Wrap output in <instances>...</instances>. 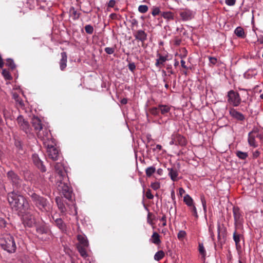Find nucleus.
<instances>
[{
	"label": "nucleus",
	"instance_id": "14",
	"mask_svg": "<svg viewBox=\"0 0 263 263\" xmlns=\"http://www.w3.org/2000/svg\"><path fill=\"white\" fill-rule=\"evenodd\" d=\"M24 222L29 227H31L35 222L34 217L29 213H26L23 216Z\"/></svg>",
	"mask_w": 263,
	"mask_h": 263
},
{
	"label": "nucleus",
	"instance_id": "21",
	"mask_svg": "<svg viewBox=\"0 0 263 263\" xmlns=\"http://www.w3.org/2000/svg\"><path fill=\"white\" fill-rule=\"evenodd\" d=\"M168 175L173 181H176L178 180V173L176 169L173 168H168Z\"/></svg>",
	"mask_w": 263,
	"mask_h": 263
},
{
	"label": "nucleus",
	"instance_id": "27",
	"mask_svg": "<svg viewBox=\"0 0 263 263\" xmlns=\"http://www.w3.org/2000/svg\"><path fill=\"white\" fill-rule=\"evenodd\" d=\"M234 33L238 37L241 38H244L245 37L244 30L241 27H237L234 30Z\"/></svg>",
	"mask_w": 263,
	"mask_h": 263
},
{
	"label": "nucleus",
	"instance_id": "63",
	"mask_svg": "<svg viewBox=\"0 0 263 263\" xmlns=\"http://www.w3.org/2000/svg\"><path fill=\"white\" fill-rule=\"evenodd\" d=\"M193 215L195 217L198 218V214L196 209H194Z\"/></svg>",
	"mask_w": 263,
	"mask_h": 263
},
{
	"label": "nucleus",
	"instance_id": "1",
	"mask_svg": "<svg viewBox=\"0 0 263 263\" xmlns=\"http://www.w3.org/2000/svg\"><path fill=\"white\" fill-rule=\"evenodd\" d=\"M54 170L58 190L62 192L65 198L71 201L73 197L72 190L68 184V178L63 165L61 163H57L54 165Z\"/></svg>",
	"mask_w": 263,
	"mask_h": 263
},
{
	"label": "nucleus",
	"instance_id": "61",
	"mask_svg": "<svg viewBox=\"0 0 263 263\" xmlns=\"http://www.w3.org/2000/svg\"><path fill=\"white\" fill-rule=\"evenodd\" d=\"M170 144L172 145V144H175V145H177V142L175 140V137L172 139V141L170 142Z\"/></svg>",
	"mask_w": 263,
	"mask_h": 263
},
{
	"label": "nucleus",
	"instance_id": "10",
	"mask_svg": "<svg viewBox=\"0 0 263 263\" xmlns=\"http://www.w3.org/2000/svg\"><path fill=\"white\" fill-rule=\"evenodd\" d=\"M16 121L20 128L22 129L24 132H25L26 134H29L30 133L29 124L28 122L24 119L22 116H19L17 118Z\"/></svg>",
	"mask_w": 263,
	"mask_h": 263
},
{
	"label": "nucleus",
	"instance_id": "20",
	"mask_svg": "<svg viewBox=\"0 0 263 263\" xmlns=\"http://www.w3.org/2000/svg\"><path fill=\"white\" fill-rule=\"evenodd\" d=\"M55 200L58 209H59L60 212L63 214L65 213L66 211V209L65 205L63 203L62 198L60 197H57Z\"/></svg>",
	"mask_w": 263,
	"mask_h": 263
},
{
	"label": "nucleus",
	"instance_id": "5",
	"mask_svg": "<svg viewBox=\"0 0 263 263\" xmlns=\"http://www.w3.org/2000/svg\"><path fill=\"white\" fill-rule=\"evenodd\" d=\"M31 200L35 206L43 212H48L51 209V206L47 199L35 193L30 195Z\"/></svg>",
	"mask_w": 263,
	"mask_h": 263
},
{
	"label": "nucleus",
	"instance_id": "12",
	"mask_svg": "<svg viewBox=\"0 0 263 263\" xmlns=\"http://www.w3.org/2000/svg\"><path fill=\"white\" fill-rule=\"evenodd\" d=\"M32 158L34 164L38 167V168L43 172H46V167L43 164V161L39 157V156L36 154H34L32 155Z\"/></svg>",
	"mask_w": 263,
	"mask_h": 263
},
{
	"label": "nucleus",
	"instance_id": "3",
	"mask_svg": "<svg viewBox=\"0 0 263 263\" xmlns=\"http://www.w3.org/2000/svg\"><path fill=\"white\" fill-rule=\"evenodd\" d=\"M7 199L11 207L15 210L22 211L29 209V203L25 198L14 191L8 193Z\"/></svg>",
	"mask_w": 263,
	"mask_h": 263
},
{
	"label": "nucleus",
	"instance_id": "46",
	"mask_svg": "<svg viewBox=\"0 0 263 263\" xmlns=\"http://www.w3.org/2000/svg\"><path fill=\"white\" fill-rule=\"evenodd\" d=\"M151 186L153 190H157L160 187V184L158 182H155L151 183Z\"/></svg>",
	"mask_w": 263,
	"mask_h": 263
},
{
	"label": "nucleus",
	"instance_id": "17",
	"mask_svg": "<svg viewBox=\"0 0 263 263\" xmlns=\"http://www.w3.org/2000/svg\"><path fill=\"white\" fill-rule=\"evenodd\" d=\"M136 40L144 42L147 39V34L142 30H139L134 33Z\"/></svg>",
	"mask_w": 263,
	"mask_h": 263
},
{
	"label": "nucleus",
	"instance_id": "36",
	"mask_svg": "<svg viewBox=\"0 0 263 263\" xmlns=\"http://www.w3.org/2000/svg\"><path fill=\"white\" fill-rule=\"evenodd\" d=\"M236 156L240 159L245 160L246 159L247 157L248 156V155L247 153L243 152L241 151H237L236 153Z\"/></svg>",
	"mask_w": 263,
	"mask_h": 263
},
{
	"label": "nucleus",
	"instance_id": "57",
	"mask_svg": "<svg viewBox=\"0 0 263 263\" xmlns=\"http://www.w3.org/2000/svg\"><path fill=\"white\" fill-rule=\"evenodd\" d=\"M115 4L116 1L115 0H110L108 2V6L112 8L115 6Z\"/></svg>",
	"mask_w": 263,
	"mask_h": 263
},
{
	"label": "nucleus",
	"instance_id": "22",
	"mask_svg": "<svg viewBox=\"0 0 263 263\" xmlns=\"http://www.w3.org/2000/svg\"><path fill=\"white\" fill-rule=\"evenodd\" d=\"M175 138L177 142V145H180L181 146H184L186 145V140L183 136L178 134L175 136Z\"/></svg>",
	"mask_w": 263,
	"mask_h": 263
},
{
	"label": "nucleus",
	"instance_id": "47",
	"mask_svg": "<svg viewBox=\"0 0 263 263\" xmlns=\"http://www.w3.org/2000/svg\"><path fill=\"white\" fill-rule=\"evenodd\" d=\"M159 110H160L159 109V108L158 107H153V108H152L151 109L150 111H151V113L152 115L156 116V115H158Z\"/></svg>",
	"mask_w": 263,
	"mask_h": 263
},
{
	"label": "nucleus",
	"instance_id": "55",
	"mask_svg": "<svg viewBox=\"0 0 263 263\" xmlns=\"http://www.w3.org/2000/svg\"><path fill=\"white\" fill-rule=\"evenodd\" d=\"M202 204L203 206V209L204 210V212L205 213L206 212V201L204 198H201Z\"/></svg>",
	"mask_w": 263,
	"mask_h": 263
},
{
	"label": "nucleus",
	"instance_id": "19",
	"mask_svg": "<svg viewBox=\"0 0 263 263\" xmlns=\"http://www.w3.org/2000/svg\"><path fill=\"white\" fill-rule=\"evenodd\" d=\"M229 112L232 117L238 120L242 121L245 119L244 116L241 113L237 111L234 108L230 109Z\"/></svg>",
	"mask_w": 263,
	"mask_h": 263
},
{
	"label": "nucleus",
	"instance_id": "9",
	"mask_svg": "<svg viewBox=\"0 0 263 263\" xmlns=\"http://www.w3.org/2000/svg\"><path fill=\"white\" fill-rule=\"evenodd\" d=\"M179 14L183 21H187L192 20L195 15V13L189 9H181Z\"/></svg>",
	"mask_w": 263,
	"mask_h": 263
},
{
	"label": "nucleus",
	"instance_id": "60",
	"mask_svg": "<svg viewBox=\"0 0 263 263\" xmlns=\"http://www.w3.org/2000/svg\"><path fill=\"white\" fill-rule=\"evenodd\" d=\"M209 232L210 233V235H211V236L212 238L213 239H214V233H213V231L212 230V228H211V226L209 227Z\"/></svg>",
	"mask_w": 263,
	"mask_h": 263
},
{
	"label": "nucleus",
	"instance_id": "43",
	"mask_svg": "<svg viewBox=\"0 0 263 263\" xmlns=\"http://www.w3.org/2000/svg\"><path fill=\"white\" fill-rule=\"evenodd\" d=\"M85 30L86 33L91 34L93 32V27L90 25H87L85 27Z\"/></svg>",
	"mask_w": 263,
	"mask_h": 263
},
{
	"label": "nucleus",
	"instance_id": "34",
	"mask_svg": "<svg viewBox=\"0 0 263 263\" xmlns=\"http://www.w3.org/2000/svg\"><path fill=\"white\" fill-rule=\"evenodd\" d=\"M36 230L37 233L40 234H43L48 232V229L44 226L37 227Z\"/></svg>",
	"mask_w": 263,
	"mask_h": 263
},
{
	"label": "nucleus",
	"instance_id": "52",
	"mask_svg": "<svg viewBox=\"0 0 263 263\" xmlns=\"http://www.w3.org/2000/svg\"><path fill=\"white\" fill-rule=\"evenodd\" d=\"M114 49L111 47H106L105 48V51L108 54H111L114 52Z\"/></svg>",
	"mask_w": 263,
	"mask_h": 263
},
{
	"label": "nucleus",
	"instance_id": "30",
	"mask_svg": "<svg viewBox=\"0 0 263 263\" xmlns=\"http://www.w3.org/2000/svg\"><path fill=\"white\" fill-rule=\"evenodd\" d=\"M183 200L185 204L189 207L194 205L193 199L187 194L184 197Z\"/></svg>",
	"mask_w": 263,
	"mask_h": 263
},
{
	"label": "nucleus",
	"instance_id": "51",
	"mask_svg": "<svg viewBox=\"0 0 263 263\" xmlns=\"http://www.w3.org/2000/svg\"><path fill=\"white\" fill-rule=\"evenodd\" d=\"M236 0H225V3L230 6H234L235 4Z\"/></svg>",
	"mask_w": 263,
	"mask_h": 263
},
{
	"label": "nucleus",
	"instance_id": "37",
	"mask_svg": "<svg viewBox=\"0 0 263 263\" xmlns=\"http://www.w3.org/2000/svg\"><path fill=\"white\" fill-rule=\"evenodd\" d=\"M15 145L16 147L17 148V150L18 153H19L21 154H22L24 152L23 149H22V146L21 142L20 141H15Z\"/></svg>",
	"mask_w": 263,
	"mask_h": 263
},
{
	"label": "nucleus",
	"instance_id": "62",
	"mask_svg": "<svg viewBox=\"0 0 263 263\" xmlns=\"http://www.w3.org/2000/svg\"><path fill=\"white\" fill-rule=\"evenodd\" d=\"M181 65L183 68H186V67L185 66V62L184 60L181 61Z\"/></svg>",
	"mask_w": 263,
	"mask_h": 263
},
{
	"label": "nucleus",
	"instance_id": "50",
	"mask_svg": "<svg viewBox=\"0 0 263 263\" xmlns=\"http://www.w3.org/2000/svg\"><path fill=\"white\" fill-rule=\"evenodd\" d=\"M71 10L72 11L73 18L75 20L78 19L80 16V13H78L77 11H76L73 8L71 9Z\"/></svg>",
	"mask_w": 263,
	"mask_h": 263
},
{
	"label": "nucleus",
	"instance_id": "64",
	"mask_svg": "<svg viewBox=\"0 0 263 263\" xmlns=\"http://www.w3.org/2000/svg\"><path fill=\"white\" fill-rule=\"evenodd\" d=\"M161 65L160 62L158 61V59L156 60V62L155 63V65L157 67H160V65Z\"/></svg>",
	"mask_w": 263,
	"mask_h": 263
},
{
	"label": "nucleus",
	"instance_id": "56",
	"mask_svg": "<svg viewBox=\"0 0 263 263\" xmlns=\"http://www.w3.org/2000/svg\"><path fill=\"white\" fill-rule=\"evenodd\" d=\"M209 59L210 62L213 65H215L217 63V60L216 58L209 57Z\"/></svg>",
	"mask_w": 263,
	"mask_h": 263
},
{
	"label": "nucleus",
	"instance_id": "28",
	"mask_svg": "<svg viewBox=\"0 0 263 263\" xmlns=\"http://www.w3.org/2000/svg\"><path fill=\"white\" fill-rule=\"evenodd\" d=\"M161 16L167 21L173 20L174 18V14L171 11L163 12Z\"/></svg>",
	"mask_w": 263,
	"mask_h": 263
},
{
	"label": "nucleus",
	"instance_id": "6",
	"mask_svg": "<svg viewBox=\"0 0 263 263\" xmlns=\"http://www.w3.org/2000/svg\"><path fill=\"white\" fill-rule=\"evenodd\" d=\"M7 177L14 189H18L21 187L22 180L13 171H9L7 173Z\"/></svg>",
	"mask_w": 263,
	"mask_h": 263
},
{
	"label": "nucleus",
	"instance_id": "32",
	"mask_svg": "<svg viewBox=\"0 0 263 263\" xmlns=\"http://www.w3.org/2000/svg\"><path fill=\"white\" fill-rule=\"evenodd\" d=\"M158 108L161 113L163 115L168 112L170 110V107L167 105H160L158 106Z\"/></svg>",
	"mask_w": 263,
	"mask_h": 263
},
{
	"label": "nucleus",
	"instance_id": "40",
	"mask_svg": "<svg viewBox=\"0 0 263 263\" xmlns=\"http://www.w3.org/2000/svg\"><path fill=\"white\" fill-rule=\"evenodd\" d=\"M128 22L131 24L132 26L133 27H138V21L137 20V19H136L135 18H134L132 16H131L130 17V18L128 20Z\"/></svg>",
	"mask_w": 263,
	"mask_h": 263
},
{
	"label": "nucleus",
	"instance_id": "44",
	"mask_svg": "<svg viewBox=\"0 0 263 263\" xmlns=\"http://www.w3.org/2000/svg\"><path fill=\"white\" fill-rule=\"evenodd\" d=\"M186 235V232L184 231L181 230L178 232V233L177 234V237L179 239L181 240V239H183L185 237Z\"/></svg>",
	"mask_w": 263,
	"mask_h": 263
},
{
	"label": "nucleus",
	"instance_id": "45",
	"mask_svg": "<svg viewBox=\"0 0 263 263\" xmlns=\"http://www.w3.org/2000/svg\"><path fill=\"white\" fill-rule=\"evenodd\" d=\"M2 74L4 76V77L6 79V80H10L11 79V77L9 72L8 71H7V70H3V72H2Z\"/></svg>",
	"mask_w": 263,
	"mask_h": 263
},
{
	"label": "nucleus",
	"instance_id": "49",
	"mask_svg": "<svg viewBox=\"0 0 263 263\" xmlns=\"http://www.w3.org/2000/svg\"><path fill=\"white\" fill-rule=\"evenodd\" d=\"M128 69H129V70H130L132 72H134V71L136 69V65H135V63L133 62L129 63L128 64Z\"/></svg>",
	"mask_w": 263,
	"mask_h": 263
},
{
	"label": "nucleus",
	"instance_id": "33",
	"mask_svg": "<svg viewBox=\"0 0 263 263\" xmlns=\"http://www.w3.org/2000/svg\"><path fill=\"white\" fill-rule=\"evenodd\" d=\"M8 225V223L5 220L4 215L1 214L0 215V228H6Z\"/></svg>",
	"mask_w": 263,
	"mask_h": 263
},
{
	"label": "nucleus",
	"instance_id": "35",
	"mask_svg": "<svg viewBox=\"0 0 263 263\" xmlns=\"http://www.w3.org/2000/svg\"><path fill=\"white\" fill-rule=\"evenodd\" d=\"M156 171V168L153 166H150L147 167L145 170L146 175L147 177H150Z\"/></svg>",
	"mask_w": 263,
	"mask_h": 263
},
{
	"label": "nucleus",
	"instance_id": "42",
	"mask_svg": "<svg viewBox=\"0 0 263 263\" xmlns=\"http://www.w3.org/2000/svg\"><path fill=\"white\" fill-rule=\"evenodd\" d=\"M160 9L159 8V7L154 6L152 8V14L154 16H155L158 15L160 13Z\"/></svg>",
	"mask_w": 263,
	"mask_h": 263
},
{
	"label": "nucleus",
	"instance_id": "54",
	"mask_svg": "<svg viewBox=\"0 0 263 263\" xmlns=\"http://www.w3.org/2000/svg\"><path fill=\"white\" fill-rule=\"evenodd\" d=\"M146 196L148 199H152L154 198V196L152 194L150 190H148L146 191Z\"/></svg>",
	"mask_w": 263,
	"mask_h": 263
},
{
	"label": "nucleus",
	"instance_id": "23",
	"mask_svg": "<svg viewBox=\"0 0 263 263\" xmlns=\"http://www.w3.org/2000/svg\"><path fill=\"white\" fill-rule=\"evenodd\" d=\"M88 247H82L79 246L77 248V249L80 254L81 256L86 259L87 257H88V254L87 253V250Z\"/></svg>",
	"mask_w": 263,
	"mask_h": 263
},
{
	"label": "nucleus",
	"instance_id": "26",
	"mask_svg": "<svg viewBox=\"0 0 263 263\" xmlns=\"http://www.w3.org/2000/svg\"><path fill=\"white\" fill-rule=\"evenodd\" d=\"M251 132L253 135V136L255 137V138L258 139L260 141L263 140V133L259 132L257 128L253 129Z\"/></svg>",
	"mask_w": 263,
	"mask_h": 263
},
{
	"label": "nucleus",
	"instance_id": "53",
	"mask_svg": "<svg viewBox=\"0 0 263 263\" xmlns=\"http://www.w3.org/2000/svg\"><path fill=\"white\" fill-rule=\"evenodd\" d=\"M2 112L3 114V116L5 119L8 118L9 117V113L7 109L3 108L2 110Z\"/></svg>",
	"mask_w": 263,
	"mask_h": 263
},
{
	"label": "nucleus",
	"instance_id": "48",
	"mask_svg": "<svg viewBox=\"0 0 263 263\" xmlns=\"http://www.w3.org/2000/svg\"><path fill=\"white\" fill-rule=\"evenodd\" d=\"M159 59H158V61L160 62L161 65H163L164 63L167 60V59L165 57L161 55L158 54Z\"/></svg>",
	"mask_w": 263,
	"mask_h": 263
},
{
	"label": "nucleus",
	"instance_id": "8",
	"mask_svg": "<svg viewBox=\"0 0 263 263\" xmlns=\"http://www.w3.org/2000/svg\"><path fill=\"white\" fill-rule=\"evenodd\" d=\"M32 125L34 127V130L37 132L38 137L39 134L40 133L42 135L45 136L46 133L45 131L46 130L49 131L47 129H45L44 130L41 132V130L43 129L42 123L41 120L38 117H34L32 119Z\"/></svg>",
	"mask_w": 263,
	"mask_h": 263
},
{
	"label": "nucleus",
	"instance_id": "58",
	"mask_svg": "<svg viewBox=\"0 0 263 263\" xmlns=\"http://www.w3.org/2000/svg\"><path fill=\"white\" fill-rule=\"evenodd\" d=\"M260 155V152L258 151H255L253 153V158H257L259 157Z\"/></svg>",
	"mask_w": 263,
	"mask_h": 263
},
{
	"label": "nucleus",
	"instance_id": "18",
	"mask_svg": "<svg viewBox=\"0 0 263 263\" xmlns=\"http://www.w3.org/2000/svg\"><path fill=\"white\" fill-rule=\"evenodd\" d=\"M61 59L60 61V69L62 71L64 70L67 66V56L65 52L61 53Z\"/></svg>",
	"mask_w": 263,
	"mask_h": 263
},
{
	"label": "nucleus",
	"instance_id": "29",
	"mask_svg": "<svg viewBox=\"0 0 263 263\" xmlns=\"http://www.w3.org/2000/svg\"><path fill=\"white\" fill-rule=\"evenodd\" d=\"M198 251L199 253L202 256V258H203V260L205 261V256H206V251L203 246V243H199L198 246Z\"/></svg>",
	"mask_w": 263,
	"mask_h": 263
},
{
	"label": "nucleus",
	"instance_id": "25",
	"mask_svg": "<svg viewBox=\"0 0 263 263\" xmlns=\"http://www.w3.org/2000/svg\"><path fill=\"white\" fill-rule=\"evenodd\" d=\"M151 239L152 242L155 245H159L161 242L160 236L159 234L156 232L153 233Z\"/></svg>",
	"mask_w": 263,
	"mask_h": 263
},
{
	"label": "nucleus",
	"instance_id": "16",
	"mask_svg": "<svg viewBox=\"0 0 263 263\" xmlns=\"http://www.w3.org/2000/svg\"><path fill=\"white\" fill-rule=\"evenodd\" d=\"M218 239L221 241L222 239H224L226 237L227 229L223 225L218 224Z\"/></svg>",
	"mask_w": 263,
	"mask_h": 263
},
{
	"label": "nucleus",
	"instance_id": "11",
	"mask_svg": "<svg viewBox=\"0 0 263 263\" xmlns=\"http://www.w3.org/2000/svg\"><path fill=\"white\" fill-rule=\"evenodd\" d=\"M233 215L235 220V224L236 226H241L242 223V216L240 213V210L238 208L234 207Z\"/></svg>",
	"mask_w": 263,
	"mask_h": 263
},
{
	"label": "nucleus",
	"instance_id": "41",
	"mask_svg": "<svg viewBox=\"0 0 263 263\" xmlns=\"http://www.w3.org/2000/svg\"><path fill=\"white\" fill-rule=\"evenodd\" d=\"M148 7L145 5H141L138 7V11L142 13H144L148 11Z\"/></svg>",
	"mask_w": 263,
	"mask_h": 263
},
{
	"label": "nucleus",
	"instance_id": "24",
	"mask_svg": "<svg viewBox=\"0 0 263 263\" xmlns=\"http://www.w3.org/2000/svg\"><path fill=\"white\" fill-rule=\"evenodd\" d=\"M255 139V137L253 136V135L252 134V133L250 132L248 135V142L250 146H253L254 147L257 146V142L256 141Z\"/></svg>",
	"mask_w": 263,
	"mask_h": 263
},
{
	"label": "nucleus",
	"instance_id": "31",
	"mask_svg": "<svg viewBox=\"0 0 263 263\" xmlns=\"http://www.w3.org/2000/svg\"><path fill=\"white\" fill-rule=\"evenodd\" d=\"M164 255L165 253L163 251H159L155 253L154 255V259L157 261H159L164 257Z\"/></svg>",
	"mask_w": 263,
	"mask_h": 263
},
{
	"label": "nucleus",
	"instance_id": "7",
	"mask_svg": "<svg viewBox=\"0 0 263 263\" xmlns=\"http://www.w3.org/2000/svg\"><path fill=\"white\" fill-rule=\"evenodd\" d=\"M228 102L234 106H238L241 102V99L238 92L230 90L228 92Z\"/></svg>",
	"mask_w": 263,
	"mask_h": 263
},
{
	"label": "nucleus",
	"instance_id": "59",
	"mask_svg": "<svg viewBox=\"0 0 263 263\" xmlns=\"http://www.w3.org/2000/svg\"><path fill=\"white\" fill-rule=\"evenodd\" d=\"M161 221H163L162 226H165L166 224V217L165 216H163L160 219Z\"/></svg>",
	"mask_w": 263,
	"mask_h": 263
},
{
	"label": "nucleus",
	"instance_id": "4",
	"mask_svg": "<svg viewBox=\"0 0 263 263\" xmlns=\"http://www.w3.org/2000/svg\"><path fill=\"white\" fill-rule=\"evenodd\" d=\"M0 246L9 253H14L16 245L14 237L9 234H3L0 238Z\"/></svg>",
	"mask_w": 263,
	"mask_h": 263
},
{
	"label": "nucleus",
	"instance_id": "39",
	"mask_svg": "<svg viewBox=\"0 0 263 263\" xmlns=\"http://www.w3.org/2000/svg\"><path fill=\"white\" fill-rule=\"evenodd\" d=\"M240 235L238 234L235 231L233 233V239L235 242L236 246H237L240 242Z\"/></svg>",
	"mask_w": 263,
	"mask_h": 263
},
{
	"label": "nucleus",
	"instance_id": "38",
	"mask_svg": "<svg viewBox=\"0 0 263 263\" xmlns=\"http://www.w3.org/2000/svg\"><path fill=\"white\" fill-rule=\"evenodd\" d=\"M6 65L12 69L15 68V65L13 61L11 59H8L7 60Z\"/></svg>",
	"mask_w": 263,
	"mask_h": 263
},
{
	"label": "nucleus",
	"instance_id": "2",
	"mask_svg": "<svg viewBox=\"0 0 263 263\" xmlns=\"http://www.w3.org/2000/svg\"><path fill=\"white\" fill-rule=\"evenodd\" d=\"M46 136L42 135L41 133L39 134V138L41 139L46 147L47 153L49 158L53 161H56L59 157V150L55 147V140L51 138L49 131H45Z\"/></svg>",
	"mask_w": 263,
	"mask_h": 263
},
{
	"label": "nucleus",
	"instance_id": "15",
	"mask_svg": "<svg viewBox=\"0 0 263 263\" xmlns=\"http://www.w3.org/2000/svg\"><path fill=\"white\" fill-rule=\"evenodd\" d=\"M77 239L78 243L77 244V248L79 246L82 247H89L88 241L85 235L79 234L77 236Z\"/></svg>",
	"mask_w": 263,
	"mask_h": 263
},
{
	"label": "nucleus",
	"instance_id": "13",
	"mask_svg": "<svg viewBox=\"0 0 263 263\" xmlns=\"http://www.w3.org/2000/svg\"><path fill=\"white\" fill-rule=\"evenodd\" d=\"M51 221H52L61 231L65 232L66 231V224L61 218H55L54 216H52Z\"/></svg>",
	"mask_w": 263,
	"mask_h": 263
}]
</instances>
